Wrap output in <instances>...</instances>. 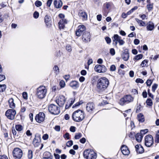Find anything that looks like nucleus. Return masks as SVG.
Here are the masks:
<instances>
[{
    "instance_id": "38",
    "label": "nucleus",
    "mask_w": 159,
    "mask_h": 159,
    "mask_svg": "<svg viewBox=\"0 0 159 159\" xmlns=\"http://www.w3.org/2000/svg\"><path fill=\"white\" fill-rule=\"evenodd\" d=\"M6 88V86L5 84L0 85V92H3L5 90Z\"/></svg>"
},
{
    "instance_id": "52",
    "label": "nucleus",
    "mask_w": 159,
    "mask_h": 159,
    "mask_svg": "<svg viewBox=\"0 0 159 159\" xmlns=\"http://www.w3.org/2000/svg\"><path fill=\"white\" fill-rule=\"evenodd\" d=\"M5 79V76L0 73V82L4 80Z\"/></svg>"
},
{
    "instance_id": "33",
    "label": "nucleus",
    "mask_w": 159,
    "mask_h": 159,
    "mask_svg": "<svg viewBox=\"0 0 159 159\" xmlns=\"http://www.w3.org/2000/svg\"><path fill=\"white\" fill-rule=\"evenodd\" d=\"M16 130L19 131L22 130L23 129V127L20 125H16L15 126Z\"/></svg>"
},
{
    "instance_id": "8",
    "label": "nucleus",
    "mask_w": 159,
    "mask_h": 159,
    "mask_svg": "<svg viewBox=\"0 0 159 159\" xmlns=\"http://www.w3.org/2000/svg\"><path fill=\"white\" fill-rule=\"evenodd\" d=\"M153 144V138L152 135L148 134L145 137V144L147 147L151 146Z\"/></svg>"
},
{
    "instance_id": "9",
    "label": "nucleus",
    "mask_w": 159,
    "mask_h": 159,
    "mask_svg": "<svg viewBox=\"0 0 159 159\" xmlns=\"http://www.w3.org/2000/svg\"><path fill=\"white\" fill-rule=\"evenodd\" d=\"M59 16L61 19L58 23L59 29H63L65 24L67 23V20L64 18L65 16L62 13L60 14L59 15Z\"/></svg>"
},
{
    "instance_id": "10",
    "label": "nucleus",
    "mask_w": 159,
    "mask_h": 159,
    "mask_svg": "<svg viewBox=\"0 0 159 159\" xmlns=\"http://www.w3.org/2000/svg\"><path fill=\"white\" fill-rule=\"evenodd\" d=\"M16 112L15 110L13 109H8L5 113V115L7 117L12 120L14 119Z\"/></svg>"
},
{
    "instance_id": "45",
    "label": "nucleus",
    "mask_w": 159,
    "mask_h": 159,
    "mask_svg": "<svg viewBox=\"0 0 159 159\" xmlns=\"http://www.w3.org/2000/svg\"><path fill=\"white\" fill-rule=\"evenodd\" d=\"M73 144V142L72 140L69 141L67 142L66 143V146L68 147H71Z\"/></svg>"
},
{
    "instance_id": "25",
    "label": "nucleus",
    "mask_w": 159,
    "mask_h": 159,
    "mask_svg": "<svg viewBox=\"0 0 159 159\" xmlns=\"http://www.w3.org/2000/svg\"><path fill=\"white\" fill-rule=\"evenodd\" d=\"M52 156L50 152H46L43 154V159H52Z\"/></svg>"
},
{
    "instance_id": "27",
    "label": "nucleus",
    "mask_w": 159,
    "mask_h": 159,
    "mask_svg": "<svg viewBox=\"0 0 159 159\" xmlns=\"http://www.w3.org/2000/svg\"><path fill=\"white\" fill-rule=\"evenodd\" d=\"M9 107L11 108L14 109L15 107V104L14 102V99L11 98L8 100Z\"/></svg>"
},
{
    "instance_id": "41",
    "label": "nucleus",
    "mask_w": 159,
    "mask_h": 159,
    "mask_svg": "<svg viewBox=\"0 0 159 159\" xmlns=\"http://www.w3.org/2000/svg\"><path fill=\"white\" fill-rule=\"evenodd\" d=\"M82 136V134L80 133H76L75 136V138L76 139H79Z\"/></svg>"
},
{
    "instance_id": "47",
    "label": "nucleus",
    "mask_w": 159,
    "mask_h": 159,
    "mask_svg": "<svg viewBox=\"0 0 159 159\" xmlns=\"http://www.w3.org/2000/svg\"><path fill=\"white\" fill-rule=\"evenodd\" d=\"M39 15V13L37 11H35L34 13L33 16L35 18L37 19L38 18Z\"/></svg>"
},
{
    "instance_id": "64",
    "label": "nucleus",
    "mask_w": 159,
    "mask_h": 159,
    "mask_svg": "<svg viewBox=\"0 0 159 159\" xmlns=\"http://www.w3.org/2000/svg\"><path fill=\"white\" fill-rule=\"evenodd\" d=\"M81 75H85L86 74V71L85 70H82L81 71Z\"/></svg>"
},
{
    "instance_id": "6",
    "label": "nucleus",
    "mask_w": 159,
    "mask_h": 159,
    "mask_svg": "<svg viewBox=\"0 0 159 159\" xmlns=\"http://www.w3.org/2000/svg\"><path fill=\"white\" fill-rule=\"evenodd\" d=\"M49 112L54 115H57L60 113V111L58 107L55 105L51 104L48 107Z\"/></svg>"
},
{
    "instance_id": "40",
    "label": "nucleus",
    "mask_w": 159,
    "mask_h": 159,
    "mask_svg": "<svg viewBox=\"0 0 159 159\" xmlns=\"http://www.w3.org/2000/svg\"><path fill=\"white\" fill-rule=\"evenodd\" d=\"M148 129H146L144 130H141L140 133H139L143 136L144 135L148 132Z\"/></svg>"
},
{
    "instance_id": "62",
    "label": "nucleus",
    "mask_w": 159,
    "mask_h": 159,
    "mask_svg": "<svg viewBox=\"0 0 159 159\" xmlns=\"http://www.w3.org/2000/svg\"><path fill=\"white\" fill-rule=\"evenodd\" d=\"M52 1V0H48L47 2V4L48 7H50V6Z\"/></svg>"
},
{
    "instance_id": "1",
    "label": "nucleus",
    "mask_w": 159,
    "mask_h": 159,
    "mask_svg": "<svg viewBox=\"0 0 159 159\" xmlns=\"http://www.w3.org/2000/svg\"><path fill=\"white\" fill-rule=\"evenodd\" d=\"M109 84V82L107 79L105 77H102L98 80L97 87L98 89L103 91L107 88Z\"/></svg>"
},
{
    "instance_id": "32",
    "label": "nucleus",
    "mask_w": 159,
    "mask_h": 159,
    "mask_svg": "<svg viewBox=\"0 0 159 159\" xmlns=\"http://www.w3.org/2000/svg\"><path fill=\"white\" fill-rule=\"evenodd\" d=\"M53 70L55 71V73L56 75L59 73V69L57 66L55 65L53 68Z\"/></svg>"
},
{
    "instance_id": "61",
    "label": "nucleus",
    "mask_w": 159,
    "mask_h": 159,
    "mask_svg": "<svg viewBox=\"0 0 159 159\" xmlns=\"http://www.w3.org/2000/svg\"><path fill=\"white\" fill-rule=\"evenodd\" d=\"M64 137L65 138H66L67 139H70L69 134L68 133H66L64 135Z\"/></svg>"
},
{
    "instance_id": "2",
    "label": "nucleus",
    "mask_w": 159,
    "mask_h": 159,
    "mask_svg": "<svg viewBox=\"0 0 159 159\" xmlns=\"http://www.w3.org/2000/svg\"><path fill=\"white\" fill-rule=\"evenodd\" d=\"M84 117V112L81 110H78L75 111L72 115V119L74 121L77 122L82 121Z\"/></svg>"
},
{
    "instance_id": "48",
    "label": "nucleus",
    "mask_w": 159,
    "mask_h": 159,
    "mask_svg": "<svg viewBox=\"0 0 159 159\" xmlns=\"http://www.w3.org/2000/svg\"><path fill=\"white\" fill-rule=\"evenodd\" d=\"M104 5L106 8L108 9L110 7L111 4L109 2H107Z\"/></svg>"
},
{
    "instance_id": "57",
    "label": "nucleus",
    "mask_w": 159,
    "mask_h": 159,
    "mask_svg": "<svg viewBox=\"0 0 159 159\" xmlns=\"http://www.w3.org/2000/svg\"><path fill=\"white\" fill-rule=\"evenodd\" d=\"M66 50L69 52L71 51V47L69 45H67L66 47Z\"/></svg>"
},
{
    "instance_id": "49",
    "label": "nucleus",
    "mask_w": 159,
    "mask_h": 159,
    "mask_svg": "<svg viewBox=\"0 0 159 159\" xmlns=\"http://www.w3.org/2000/svg\"><path fill=\"white\" fill-rule=\"evenodd\" d=\"M135 82L137 83H143L144 82L143 80L142 79L140 78L137 79L135 81Z\"/></svg>"
},
{
    "instance_id": "54",
    "label": "nucleus",
    "mask_w": 159,
    "mask_h": 159,
    "mask_svg": "<svg viewBox=\"0 0 159 159\" xmlns=\"http://www.w3.org/2000/svg\"><path fill=\"white\" fill-rule=\"evenodd\" d=\"M155 142L157 143H159V134H157L156 135L155 138Z\"/></svg>"
},
{
    "instance_id": "37",
    "label": "nucleus",
    "mask_w": 159,
    "mask_h": 159,
    "mask_svg": "<svg viewBox=\"0 0 159 159\" xmlns=\"http://www.w3.org/2000/svg\"><path fill=\"white\" fill-rule=\"evenodd\" d=\"M147 104L150 106H152V100L150 98H148L146 101Z\"/></svg>"
},
{
    "instance_id": "15",
    "label": "nucleus",
    "mask_w": 159,
    "mask_h": 159,
    "mask_svg": "<svg viewBox=\"0 0 159 159\" xmlns=\"http://www.w3.org/2000/svg\"><path fill=\"white\" fill-rule=\"evenodd\" d=\"M90 37L91 36L90 33L86 31L82 34V39L83 42L87 43L90 41Z\"/></svg>"
},
{
    "instance_id": "24",
    "label": "nucleus",
    "mask_w": 159,
    "mask_h": 159,
    "mask_svg": "<svg viewBox=\"0 0 159 159\" xmlns=\"http://www.w3.org/2000/svg\"><path fill=\"white\" fill-rule=\"evenodd\" d=\"M54 4L56 8H59L61 7L62 2L61 0H55L54 2Z\"/></svg>"
},
{
    "instance_id": "11",
    "label": "nucleus",
    "mask_w": 159,
    "mask_h": 159,
    "mask_svg": "<svg viewBox=\"0 0 159 159\" xmlns=\"http://www.w3.org/2000/svg\"><path fill=\"white\" fill-rule=\"evenodd\" d=\"M86 32L85 26L84 25H81L78 26L77 29L75 30V33L76 36L79 37Z\"/></svg>"
},
{
    "instance_id": "35",
    "label": "nucleus",
    "mask_w": 159,
    "mask_h": 159,
    "mask_svg": "<svg viewBox=\"0 0 159 159\" xmlns=\"http://www.w3.org/2000/svg\"><path fill=\"white\" fill-rule=\"evenodd\" d=\"M28 157L29 159H32L33 157V152L31 150L28 151Z\"/></svg>"
},
{
    "instance_id": "55",
    "label": "nucleus",
    "mask_w": 159,
    "mask_h": 159,
    "mask_svg": "<svg viewBox=\"0 0 159 159\" xmlns=\"http://www.w3.org/2000/svg\"><path fill=\"white\" fill-rule=\"evenodd\" d=\"M82 103V102L81 101L79 102H77L76 104H75L72 107L74 108L75 107L78 106L80 105Z\"/></svg>"
},
{
    "instance_id": "42",
    "label": "nucleus",
    "mask_w": 159,
    "mask_h": 159,
    "mask_svg": "<svg viewBox=\"0 0 159 159\" xmlns=\"http://www.w3.org/2000/svg\"><path fill=\"white\" fill-rule=\"evenodd\" d=\"M59 84L61 88H63L65 86V83L64 81L62 80L60 81Z\"/></svg>"
},
{
    "instance_id": "18",
    "label": "nucleus",
    "mask_w": 159,
    "mask_h": 159,
    "mask_svg": "<svg viewBox=\"0 0 159 159\" xmlns=\"http://www.w3.org/2000/svg\"><path fill=\"white\" fill-rule=\"evenodd\" d=\"M40 136L39 134L35 135L33 141V144L35 147H38L40 144Z\"/></svg>"
},
{
    "instance_id": "19",
    "label": "nucleus",
    "mask_w": 159,
    "mask_h": 159,
    "mask_svg": "<svg viewBox=\"0 0 159 159\" xmlns=\"http://www.w3.org/2000/svg\"><path fill=\"white\" fill-rule=\"evenodd\" d=\"M129 55L128 49H125L121 55L122 59L125 61H127L129 58Z\"/></svg>"
},
{
    "instance_id": "3",
    "label": "nucleus",
    "mask_w": 159,
    "mask_h": 159,
    "mask_svg": "<svg viewBox=\"0 0 159 159\" xmlns=\"http://www.w3.org/2000/svg\"><path fill=\"white\" fill-rule=\"evenodd\" d=\"M47 89L44 86H40L37 89L36 95L39 99H43L46 96Z\"/></svg>"
},
{
    "instance_id": "30",
    "label": "nucleus",
    "mask_w": 159,
    "mask_h": 159,
    "mask_svg": "<svg viewBox=\"0 0 159 159\" xmlns=\"http://www.w3.org/2000/svg\"><path fill=\"white\" fill-rule=\"evenodd\" d=\"M138 119L140 122H143L144 120V116L142 113L139 114L138 116Z\"/></svg>"
},
{
    "instance_id": "53",
    "label": "nucleus",
    "mask_w": 159,
    "mask_h": 159,
    "mask_svg": "<svg viewBox=\"0 0 159 159\" xmlns=\"http://www.w3.org/2000/svg\"><path fill=\"white\" fill-rule=\"evenodd\" d=\"M105 39L107 43H110L111 42V39L110 38L108 37H106L105 38Z\"/></svg>"
},
{
    "instance_id": "59",
    "label": "nucleus",
    "mask_w": 159,
    "mask_h": 159,
    "mask_svg": "<svg viewBox=\"0 0 159 159\" xmlns=\"http://www.w3.org/2000/svg\"><path fill=\"white\" fill-rule=\"evenodd\" d=\"M42 138L43 140H46L48 139V135L47 134H44L43 135Z\"/></svg>"
},
{
    "instance_id": "43",
    "label": "nucleus",
    "mask_w": 159,
    "mask_h": 159,
    "mask_svg": "<svg viewBox=\"0 0 159 159\" xmlns=\"http://www.w3.org/2000/svg\"><path fill=\"white\" fill-rule=\"evenodd\" d=\"M158 85L157 84H155L153 85L152 86V91L153 92H155L156 89L157 88Z\"/></svg>"
},
{
    "instance_id": "51",
    "label": "nucleus",
    "mask_w": 159,
    "mask_h": 159,
    "mask_svg": "<svg viewBox=\"0 0 159 159\" xmlns=\"http://www.w3.org/2000/svg\"><path fill=\"white\" fill-rule=\"evenodd\" d=\"M110 53L112 55H114L115 54V52L114 49L113 48H111L110 49Z\"/></svg>"
},
{
    "instance_id": "31",
    "label": "nucleus",
    "mask_w": 159,
    "mask_h": 159,
    "mask_svg": "<svg viewBox=\"0 0 159 159\" xmlns=\"http://www.w3.org/2000/svg\"><path fill=\"white\" fill-rule=\"evenodd\" d=\"M143 57V55L142 54H140L136 56L135 57L133 58L134 60H139L141 59Z\"/></svg>"
},
{
    "instance_id": "16",
    "label": "nucleus",
    "mask_w": 159,
    "mask_h": 159,
    "mask_svg": "<svg viewBox=\"0 0 159 159\" xmlns=\"http://www.w3.org/2000/svg\"><path fill=\"white\" fill-rule=\"evenodd\" d=\"M66 101L65 97L63 96H60L56 100V102L59 106L62 107Z\"/></svg>"
},
{
    "instance_id": "5",
    "label": "nucleus",
    "mask_w": 159,
    "mask_h": 159,
    "mask_svg": "<svg viewBox=\"0 0 159 159\" xmlns=\"http://www.w3.org/2000/svg\"><path fill=\"white\" fill-rule=\"evenodd\" d=\"M133 100V98L130 95H126L120 99L119 104L121 105H123L125 103H128L132 102Z\"/></svg>"
},
{
    "instance_id": "44",
    "label": "nucleus",
    "mask_w": 159,
    "mask_h": 159,
    "mask_svg": "<svg viewBox=\"0 0 159 159\" xmlns=\"http://www.w3.org/2000/svg\"><path fill=\"white\" fill-rule=\"evenodd\" d=\"M35 5L37 7H39L42 5V2L39 1H37L35 2Z\"/></svg>"
},
{
    "instance_id": "56",
    "label": "nucleus",
    "mask_w": 159,
    "mask_h": 159,
    "mask_svg": "<svg viewBox=\"0 0 159 159\" xmlns=\"http://www.w3.org/2000/svg\"><path fill=\"white\" fill-rule=\"evenodd\" d=\"M152 80H148L146 82L147 85L148 86H150L152 83Z\"/></svg>"
},
{
    "instance_id": "23",
    "label": "nucleus",
    "mask_w": 159,
    "mask_h": 159,
    "mask_svg": "<svg viewBox=\"0 0 159 159\" xmlns=\"http://www.w3.org/2000/svg\"><path fill=\"white\" fill-rule=\"evenodd\" d=\"M70 86L74 89H76L79 87L78 82L76 81H72L70 83Z\"/></svg>"
},
{
    "instance_id": "28",
    "label": "nucleus",
    "mask_w": 159,
    "mask_h": 159,
    "mask_svg": "<svg viewBox=\"0 0 159 159\" xmlns=\"http://www.w3.org/2000/svg\"><path fill=\"white\" fill-rule=\"evenodd\" d=\"M143 137V136L139 133H137L135 136L136 140L138 142L141 141Z\"/></svg>"
},
{
    "instance_id": "39",
    "label": "nucleus",
    "mask_w": 159,
    "mask_h": 159,
    "mask_svg": "<svg viewBox=\"0 0 159 159\" xmlns=\"http://www.w3.org/2000/svg\"><path fill=\"white\" fill-rule=\"evenodd\" d=\"M148 62V61L147 60H143L141 63V66L142 67H143L146 66Z\"/></svg>"
},
{
    "instance_id": "13",
    "label": "nucleus",
    "mask_w": 159,
    "mask_h": 159,
    "mask_svg": "<svg viewBox=\"0 0 159 159\" xmlns=\"http://www.w3.org/2000/svg\"><path fill=\"white\" fill-rule=\"evenodd\" d=\"M94 70L98 73H104L106 71L107 69L104 65H97L95 66Z\"/></svg>"
},
{
    "instance_id": "50",
    "label": "nucleus",
    "mask_w": 159,
    "mask_h": 159,
    "mask_svg": "<svg viewBox=\"0 0 159 159\" xmlns=\"http://www.w3.org/2000/svg\"><path fill=\"white\" fill-rule=\"evenodd\" d=\"M116 67L114 65H112L110 68V70L111 71H114L116 70Z\"/></svg>"
},
{
    "instance_id": "58",
    "label": "nucleus",
    "mask_w": 159,
    "mask_h": 159,
    "mask_svg": "<svg viewBox=\"0 0 159 159\" xmlns=\"http://www.w3.org/2000/svg\"><path fill=\"white\" fill-rule=\"evenodd\" d=\"M54 129L56 131L59 132L60 130V127L59 125H56L54 128Z\"/></svg>"
},
{
    "instance_id": "22",
    "label": "nucleus",
    "mask_w": 159,
    "mask_h": 159,
    "mask_svg": "<svg viewBox=\"0 0 159 159\" xmlns=\"http://www.w3.org/2000/svg\"><path fill=\"white\" fill-rule=\"evenodd\" d=\"M146 29L148 31H152L154 29V23L151 21L148 22L146 25Z\"/></svg>"
},
{
    "instance_id": "29",
    "label": "nucleus",
    "mask_w": 159,
    "mask_h": 159,
    "mask_svg": "<svg viewBox=\"0 0 159 159\" xmlns=\"http://www.w3.org/2000/svg\"><path fill=\"white\" fill-rule=\"evenodd\" d=\"M135 19L140 26H145L146 25V23L145 22L142 20H140L138 18H135Z\"/></svg>"
},
{
    "instance_id": "20",
    "label": "nucleus",
    "mask_w": 159,
    "mask_h": 159,
    "mask_svg": "<svg viewBox=\"0 0 159 159\" xmlns=\"http://www.w3.org/2000/svg\"><path fill=\"white\" fill-rule=\"evenodd\" d=\"M121 150L122 154L125 155H128L130 153L127 147L125 145H123L121 146Z\"/></svg>"
},
{
    "instance_id": "26",
    "label": "nucleus",
    "mask_w": 159,
    "mask_h": 159,
    "mask_svg": "<svg viewBox=\"0 0 159 159\" xmlns=\"http://www.w3.org/2000/svg\"><path fill=\"white\" fill-rule=\"evenodd\" d=\"M136 151L138 153H142L144 151L143 148L141 145H137L135 146Z\"/></svg>"
},
{
    "instance_id": "60",
    "label": "nucleus",
    "mask_w": 159,
    "mask_h": 159,
    "mask_svg": "<svg viewBox=\"0 0 159 159\" xmlns=\"http://www.w3.org/2000/svg\"><path fill=\"white\" fill-rule=\"evenodd\" d=\"M22 95L24 99H27V94L26 92H23L22 93Z\"/></svg>"
},
{
    "instance_id": "14",
    "label": "nucleus",
    "mask_w": 159,
    "mask_h": 159,
    "mask_svg": "<svg viewBox=\"0 0 159 159\" xmlns=\"http://www.w3.org/2000/svg\"><path fill=\"white\" fill-rule=\"evenodd\" d=\"M45 118V114L43 112H40L36 115L35 119L37 122L40 123L44 120Z\"/></svg>"
},
{
    "instance_id": "17",
    "label": "nucleus",
    "mask_w": 159,
    "mask_h": 159,
    "mask_svg": "<svg viewBox=\"0 0 159 159\" xmlns=\"http://www.w3.org/2000/svg\"><path fill=\"white\" fill-rule=\"evenodd\" d=\"M95 106L94 103L92 102H89L86 105V109L89 112L93 111L95 109Z\"/></svg>"
},
{
    "instance_id": "4",
    "label": "nucleus",
    "mask_w": 159,
    "mask_h": 159,
    "mask_svg": "<svg viewBox=\"0 0 159 159\" xmlns=\"http://www.w3.org/2000/svg\"><path fill=\"white\" fill-rule=\"evenodd\" d=\"M84 157L87 159H96L97 157L96 154L93 150H86L83 153Z\"/></svg>"
},
{
    "instance_id": "36",
    "label": "nucleus",
    "mask_w": 159,
    "mask_h": 159,
    "mask_svg": "<svg viewBox=\"0 0 159 159\" xmlns=\"http://www.w3.org/2000/svg\"><path fill=\"white\" fill-rule=\"evenodd\" d=\"M131 113V109H129L125 111H124V113H123V115L125 117H126L128 115H129Z\"/></svg>"
},
{
    "instance_id": "63",
    "label": "nucleus",
    "mask_w": 159,
    "mask_h": 159,
    "mask_svg": "<svg viewBox=\"0 0 159 159\" xmlns=\"http://www.w3.org/2000/svg\"><path fill=\"white\" fill-rule=\"evenodd\" d=\"M0 159H8L7 157L5 155H0Z\"/></svg>"
},
{
    "instance_id": "7",
    "label": "nucleus",
    "mask_w": 159,
    "mask_h": 159,
    "mask_svg": "<svg viewBox=\"0 0 159 159\" xmlns=\"http://www.w3.org/2000/svg\"><path fill=\"white\" fill-rule=\"evenodd\" d=\"M22 151L19 148H15L13 150V155L15 159H20L22 157Z\"/></svg>"
},
{
    "instance_id": "21",
    "label": "nucleus",
    "mask_w": 159,
    "mask_h": 159,
    "mask_svg": "<svg viewBox=\"0 0 159 159\" xmlns=\"http://www.w3.org/2000/svg\"><path fill=\"white\" fill-rule=\"evenodd\" d=\"M78 15L83 20H86L87 19V14L85 12L82 10L79 11Z\"/></svg>"
},
{
    "instance_id": "34",
    "label": "nucleus",
    "mask_w": 159,
    "mask_h": 159,
    "mask_svg": "<svg viewBox=\"0 0 159 159\" xmlns=\"http://www.w3.org/2000/svg\"><path fill=\"white\" fill-rule=\"evenodd\" d=\"M50 20V16L48 15H46L44 17V21L47 25H48L47 23Z\"/></svg>"
},
{
    "instance_id": "12",
    "label": "nucleus",
    "mask_w": 159,
    "mask_h": 159,
    "mask_svg": "<svg viewBox=\"0 0 159 159\" xmlns=\"http://www.w3.org/2000/svg\"><path fill=\"white\" fill-rule=\"evenodd\" d=\"M113 41L115 42V45H116L118 43L120 45H122L125 43V41L122 39L121 37L117 34L114 35L112 38Z\"/></svg>"
},
{
    "instance_id": "46",
    "label": "nucleus",
    "mask_w": 159,
    "mask_h": 159,
    "mask_svg": "<svg viewBox=\"0 0 159 159\" xmlns=\"http://www.w3.org/2000/svg\"><path fill=\"white\" fill-rule=\"evenodd\" d=\"M153 4H147V8L149 11L152 10L153 8Z\"/></svg>"
}]
</instances>
